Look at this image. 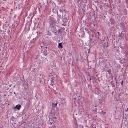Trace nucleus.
I'll return each instance as SVG.
<instances>
[{"mask_svg":"<svg viewBox=\"0 0 128 128\" xmlns=\"http://www.w3.org/2000/svg\"><path fill=\"white\" fill-rule=\"evenodd\" d=\"M21 106L20 104L16 105V106L14 107V109H16L18 110H20Z\"/></svg>","mask_w":128,"mask_h":128,"instance_id":"f257e3e1","label":"nucleus"},{"mask_svg":"<svg viewBox=\"0 0 128 128\" xmlns=\"http://www.w3.org/2000/svg\"><path fill=\"white\" fill-rule=\"evenodd\" d=\"M58 47L59 48H62L63 46L62 44V43L60 42L59 43L58 45Z\"/></svg>","mask_w":128,"mask_h":128,"instance_id":"f03ea898","label":"nucleus"},{"mask_svg":"<svg viewBox=\"0 0 128 128\" xmlns=\"http://www.w3.org/2000/svg\"><path fill=\"white\" fill-rule=\"evenodd\" d=\"M124 118L126 120L127 118H128V114L126 115V114H125L124 116Z\"/></svg>","mask_w":128,"mask_h":128,"instance_id":"7ed1b4c3","label":"nucleus"},{"mask_svg":"<svg viewBox=\"0 0 128 128\" xmlns=\"http://www.w3.org/2000/svg\"><path fill=\"white\" fill-rule=\"evenodd\" d=\"M58 103H56L55 104H54L53 102L52 103V106L53 107H54L55 106H56L57 105V104Z\"/></svg>","mask_w":128,"mask_h":128,"instance_id":"20e7f679","label":"nucleus"},{"mask_svg":"<svg viewBox=\"0 0 128 128\" xmlns=\"http://www.w3.org/2000/svg\"><path fill=\"white\" fill-rule=\"evenodd\" d=\"M51 82H54V79L52 78H51Z\"/></svg>","mask_w":128,"mask_h":128,"instance_id":"39448f33","label":"nucleus"},{"mask_svg":"<svg viewBox=\"0 0 128 128\" xmlns=\"http://www.w3.org/2000/svg\"><path fill=\"white\" fill-rule=\"evenodd\" d=\"M52 118L54 119H57L56 117V116L54 114Z\"/></svg>","mask_w":128,"mask_h":128,"instance_id":"423d86ee","label":"nucleus"},{"mask_svg":"<svg viewBox=\"0 0 128 128\" xmlns=\"http://www.w3.org/2000/svg\"><path fill=\"white\" fill-rule=\"evenodd\" d=\"M111 72V70L110 69H109L108 70H107V72L109 73H110V72Z\"/></svg>","mask_w":128,"mask_h":128,"instance_id":"0eeeda50","label":"nucleus"},{"mask_svg":"<svg viewBox=\"0 0 128 128\" xmlns=\"http://www.w3.org/2000/svg\"><path fill=\"white\" fill-rule=\"evenodd\" d=\"M110 21H113L114 20L113 18H111L110 19Z\"/></svg>","mask_w":128,"mask_h":128,"instance_id":"6e6552de","label":"nucleus"},{"mask_svg":"<svg viewBox=\"0 0 128 128\" xmlns=\"http://www.w3.org/2000/svg\"><path fill=\"white\" fill-rule=\"evenodd\" d=\"M54 84V82H51L50 85H51L52 86L53 85V84Z\"/></svg>","mask_w":128,"mask_h":128,"instance_id":"1a4fd4ad","label":"nucleus"},{"mask_svg":"<svg viewBox=\"0 0 128 128\" xmlns=\"http://www.w3.org/2000/svg\"><path fill=\"white\" fill-rule=\"evenodd\" d=\"M78 58H76V61L77 62L78 61Z\"/></svg>","mask_w":128,"mask_h":128,"instance_id":"9d476101","label":"nucleus"},{"mask_svg":"<svg viewBox=\"0 0 128 128\" xmlns=\"http://www.w3.org/2000/svg\"><path fill=\"white\" fill-rule=\"evenodd\" d=\"M123 81H122L121 82V84L122 85L123 84Z\"/></svg>","mask_w":128,"mask_h":128,"instance_id":"9b49d317","label":"nucleus"},{"mask_svg":"<svg viewBox=\"0 0 128 128\" xmlns=\"http://www.w3.org/2000/svg\"><path fill=\"white\" fill-rule=\"evenodd\" d=\"M44 48L46 49H47V47H45Z\"/></svg>","mask_w":128,"mask_h":128,"instance_id":"f8f14e48","label":"nucleus"},{"mask_svg":"<svg viewBox=\"0 0 128 128\" xmlns=\"http://www.w3.org/2000/svg\"><path fill=\"white\" fill-rule=\"evenodd\" d=\"M128 110V108H127V110H126V111L127 112Z\"/></svg>","mask_w":128,"mask_h":128,"instance_id":"ddd939ff","label":"nucleus"},{"mask_svg":"<svg viewBox=\"0 0 128 128\" xmlns=\"http://www.w3.org/2000/svg\"><path fill=\"white\" fill-rule=\"evenodd\" d=\"M50 34H48V35H49V36H50Z\"/></svg>","mask_w":128,"mask_h":128,"instance_id":"4468645a","label":"nucleus"},{"mask_svg":"<svg viewBox=\"0 0 128 128\" xmlns=\"http://www.w3.org/2000/svg\"><path fill=\"white\" fill-rule=\"evenodd\" d=\"M126 2H127H127H128V0H126Z\"/></svg>","mask_w":128,"mask_h":128,"instance_id":"2eb2a0df","label":"nucleus"},{"mask_svg":"<svg viewBox=\"0 0 128 128\" xmlns=\"http://www.w3.org/2000/svg\"><path fill=\"white\" fill-rule=\"evenodd\" d=\"M0 128H2V127H0Z\"/></svg>","mask_w":128,"mask_h":128,"instance_id":"dca6fc26","label":"nucleus"}]
</instances>
